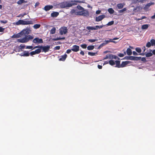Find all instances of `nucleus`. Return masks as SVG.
<instances>
[{
    "label": "nucleus",
    "instance_id": "1",
    "mask_svg": "<svg viewBox=\"0 0 155 155\" xmlns=\"http://www.w3.org/2000/svg\"><path fill=\"white\" fill-rule=\"evenodd\" d=\"M77 8L80 11L77 12L76 15L80 16H83L85 17H87L89 16V12L87 10L85 9L80 5H78Z\"/></svg>",
    "mask_w": 155,
    "mask_h": 155
},
{
    "label": "nucleus",
    "instance_id": "2",
    "mask_svg": "<svg viewBox=\"0 0 155 155\" xmlns=\"http://www.w3.org/2000/svg\"><path fill=\"white\" fill-rule=\"evenodd\" d=\"M33 37L31 35H26L25 37L21 39H18V41L20 43H26L29 41L30 40L32 39Z\"/></svg>",
    "mask_w": 155,
    "mask_h": 155
},
{
    "label": "nucleus",
    "instance_id": "3",
    "mask_svg": "<svg viewBox=\"0 0 155 155\" xmlns=\"http://www.w3.org/2000/svg\"><path fill=\"white\" fill-rule=\"evenodd\" d=\"M40 48L42 50V52H48L50 48V46L47 45L46 46H35L33 48L35 49L36 48Z\"/></svg>",
    "mask_w": 155,
    "mask_h": 155
},
{
    "label": "nucleus",
    "instance_id": "4",
    "mask_svg": "<svg viewBox=\"0 0 155 155\" xmlns=\"http://www.w3.org/2000/svg\"><path fill=\"white\" fill-rule=\"evenodd\" d=\"M33 42L36 44H41L43 43V41L42 38H39L37 37L35 38L33 40Z\"/></svg>",
    "mask_w": 155,
    "mask_h": 155
},
{
    "label": "nucleus",
    "instance_id": "5",
    "mask_svg": "<svg viewBox=\"0 0 155 155\" xmlns=\"http://www.w3.org/2000/svg\"><path fill=\"white\" fill-rule=\"evenodd\" d=\"M31 32V31L29 28H26L23 29L21 31V32L22 33L23 35H28Z\"/></svg>",
    "mask_w": 155,
    "mask_h": 155
},
{
    "label": "nucleus",
    "instance_id": "6",
    "mask_svg": "<svg viewBox=\"0 0 155 155\" xmlns=\"http://www.w3.org/2000/svg\"><path fill=\"white\" fill-rule=\"evenodd\" d=\"M68 29L66 27L61 28L60 29V33L61 35L66 34L67 32Z\"/></svg>",
    "mask_w": 155,
    "mask_h": 155
},
{
    "label": "nucleus",
    "instance_id": "7",
    "mask_svg": "<svg viewBox=\"0 0 155 155\" xmlns=\"http://www.w3.org/2000/svg\"><path fill=\"white\" fill-rule=\"evenodd\" d=\"M105 17V16L104 15H100L95 18V21L98 22L101 21Z\"/></svg>",
    "mask_w": 155,
    "mask_h": 155
},
{
    "label": "nucleus",
    "instance_id": "8",
    "mask_svg": "<svg viewBox=\"0 0 155 155\" xmlns=\"http://www.w3.org/2000/svg\"><path fill=\"white\" fill-rule=\"evenodd\" d=\"M71 50L74 52H77L79 50V47L78 45H74L72 46Z\"/></svg>",
    "mask_w": 155,
    "mask_h": 155
},
{
    "label": "nucleus",
    "instance_id": "9",
    "mask_svg": "<svg viewBox=\"0 0 155 155\" xmlns=\"http://www.w3.org/2000/svg\"><path fill=\"white\" fill-rule=\"evenodd\" d=\"M66 7H70L72 6H74L77 5V3H73L74 2H71H71H66Z\"/></svg>",
    "mask_w": 155,
    "mask_h": 155
},
{
    "label": "nucleus",
    "instance_id": "10",
    "mask_svg": "<svg viewBox=\"0 0 155 155\" xmlns=\"http://www.w3.org/2000/svg\"><path fill=\"white\" fill-rule=\"evenodd\" d=\"M130 63V62L129 61H123L120 64V68H123L125 67L126 65Z\"/></svg>",
    "mask_w": 155,
    "mask_h": 155
},
{
    "label": "nucleus",
    "instance_id": "11",
    "mask_svg": "<svg viewBox=\"0 0 155 155\" xmlns=\"http://www.w3.org/2000/svg\"><path fill=\"white\" fill-rule=\"evenodd\" d=\"M53 7V6L52 5H47L44 7V9L45 11H47L52 9Z\"/></svg>",
    "mask_w": 155,
    "mask_h": 155
},
{
    "label": "nucleus",
    "instance_id": "12",
    "mask_svg": "<svg viewBox=\"0 0 155 155\" xmlns=\"http://www.w3.org/2000/svg\"><path fill=\"white\" fill-rule=\"evenodd\" d=\"M33 23L32 21H24L23 20V25H28L30 24H33Z\"/></svg>",
    "mask_w": 155,
    "mask_h": 155
},
{
    "label": "nucleus",
    "instance_id": "13",
    "mask_svg": "<svg viewBox=\"0 0 155 155\" xmlns=\"http://www.w3.org/2000/svg\"><path fill=\"white\" fill-rule=\"evenodd\" d=\"M66 2H63L59 4L60 8H66Z\"/></svg>",
    "mask_w": 155,
    "mask_h": 155
},
{
    "label": "nucleus",
    "instance_id": "14",
    "mask_svg": "<svg viewBox=\"0 0 155 155\" xmlns=\"http://www.w3.org/2000/svg\"><path fill=\"white\" fill-rule=\"evenodd\" d=\"M109 58L111 59H117L118 60L120 59V58L118 57L117 56L111 54L109 55Z\"/></svg>",
    "mask_w": 155,
    "mask_h": 155
},
{
    "label": "nucleus",
    "instance_id": "15",
    "mask_svg": "<svg viewBox=\"0 0 155 155\" xmlns=\"http://www.w3.org/2000/svg\"><path fill=\"white\" fill-rule=\"evenodd\" d=\"M29 54H30L28 51H24L23 53H21V56L24 57H28L29 56Z\"/></svg>",
    "mask_w": 155,
    "mask_h": 155
},
{
    "label": "nucleus",
    "instance_id": "16",
    "mask_svg": "<svg viewBox=\"0 0 155 155\" xmlns=\"http://www.w3.org/2000/svg\"><path fill=\"white\" fill-rule=\"evenodd\" d=\"M59 15V13L58 12H53L51 14V16L52 17H56Z\"/></svg>",
    "mask_w": 155,
    "mask_h": 155
},
{
    "label": "nucleus",
    "instance_id": "17",
    "mask_svg": "<svg viewBox=\"0 0 155 155\" xmlns=\"http://www.w3.org/2000/svg\"><path fill=\"white\" fill-rule=\"evenodd\" d=\"M109 43L108 40H105L104 42L101 44L98 47V48H100L101 47L106 45Z\"/></svg>",
    "mask_w": 155,
    "mask_h": 155
},
{
    "label": "nucleus",
    "instance_id": "18",
    "mask_svg": "<svg viewBox=\"0 0 155 155\" xmlns=\"http://www.w3.org/2000/svg\"><path fill=\"white\" fill-rule=\"evenodd\" d=\"M67 56V55L66 54H65L64 55L61 56V57L59 59V61H64L66 59Z\"/></svg>",
    "mask_w": 155,
    "mask_h": 155
},
{
    "label": "nucleus",
    "instance_id": "19",
    "mask_svg": "<svg viewBox=\"0 0 155 155\" xmlns=\"http://www.w3.org/2000/svg\"><path fill=\"white\" fill-rule=\"evenodd\" d=\"M27 2V1H25V0H19L17 3L19 5H21L23 3H26Z\"/></svg>",
    "mask_w": 155,
    "mask_h": 155
},
{
    "label": "nucleus",
    "instance_id": "20",
    "mask_svg": "<svg viewBox=\"0 0 155 155\" xmlns=\"http://www.w3.org/2000/svg\"><path fill=\"white\" fill-rule=\"evenodd\" d=\"M15 24L17 25H23V20H19L18 21L16 22Z\"/></svg>",
    "mask_w": 155,
    "mask_h": 155
},
{
    "label": "nucleus",
    "instance_id": "21",
    "mask_svg": "<svg viewBox=\"0 0 155 155\" xmlns=\"http://www.w3.org/2000/svg\"><path fill=\"white\" fill-rule=\"evenodd\" d=\"M126 51L127 54L128 55H131L132 54V50L130 48H127Z\"/></svg>",
    "mask_w": 155,
    "mask_h": 155
},
{
    "label": "nucleus",
    "instance_id": "22",
    "mask_svg": "<svg viewBox=\"0 0 155 155\" xmlns=\"http://www.w3.org/2000/svg\"><path fill=\"white\" fill-rule=\"evenodd\" d=\"M115 62L116 65V67L119 68H120V61H116Z\"/></svg>",
    "mask_w": 155,
    "mask_h": 155
},
{
    "label": "nucleus",
    "instance_id": "23",
    "mask_svg": "<svg viewBox=\"0 0 155 155\" xmlns=\"http://www.w3.org/2000/svg\"><path fill=\"white\" fill-rule=\"evenodd\" d=\"M117 6L118 8L119 9H120L123 8L124 6V5L122 3H120L117 4Z\"/></svg>",
    "mask_w": 155,
    "mask_h": 155
},
{
    "label": "nucleus",
    "instance_id": "24",
    "mask_svg": "<svg viewBox=\"0 0 155 155\" xmlns=\"http://www.w3.org/2000/svg\"><path fill=\"white\" fill-rule=\"evenodd\" d=\"M108 11L109 13L110 14H113L114 13V10L112 8H110L108 9Z\"/></svg>",
    "mask_w": 155,
    "mask_h": 155
},
{
    "label": "nucleus",
    "instance_id": "25",
    "mask_svg": "<svg viewBox=\"0 0 155 155\" xmlns=\"http://www.w3.org/2000/svg\"><path fill=\"white\" fill-rule=\"evenodd\" d=\"M149 27V25L147 24H145L143 25L142 26L141 28L143 29H147Z\"/></svg>",
    "mask_w": 155,
    "mask_h": 155
},
{
    "label": "nucleus",
    "instance_id": "26",
    "mask_svg": "<svg viewBox=\"0 0 155 155\" xmlns=\"http://www.w3.org/2000/svg\"><path fill=\"white\" fill-rule=\"evenodd\" d=\"M56 28H53L50 31V33L51 34H54L55 33Z\"/></svg>",
    "mask_w": 155,
    "mask_h": 155
},
{
    "label": "nucleus",
    "instance_id": "27",
    "mask_svg": "<svg viewBox=\"0 0 155 155\" xmlns=\"http://www.w3.org/2000/svg\"><path fill=\"white\" fill-rule=\"evenodd\" d=\"M103 25H96L95 27H94V30H96L98 28H102L103 27Z\"/></svg>",
    "mask_w": 155,
    "mask_h": 155
},
{
    "label": "nucleus",
    "instance_id": "28",
    "mask_svg": "<svg viewBox=\"0 0 155 155\" xmlns=\"http://www.w3.org/2000/svg\"><path fill=\"white\" fill-rule=\"evenodd\" d=\"M94 48V45H89L87 47V49L88 50H93Z\"/></svg>",
    "mask_w": 155,
    "mask_h": 155
},
{
    "label": "nucleus",
    "instance_id": "29",
    "mask_svg": "<svg viewBox=\"0 0 155 155\" xmlns=\"http://www.w3.org/2000/svg\"><path fill=\"white\" fill-rule=\"evenodd\" d=\"M22 35H23L21 31L20 32L16 34V38H19L21 37Z\"/></svg>",
    "mask_w": 155,
    "mask_h": 155
},
{
    "label": "nucleus",
    "instance_id": "30",
    "mask_svg": "<svg viewBox=\"0 0 155 155\" xmlns=\"http://www.w3.org/2000/svg\"><path fill=\"white\" fill-rule=\"evenodd\" d=\"M150 42L152 46H155V40L154 39H152L150 41Z\"/></svg>",
    "mask_w": 155,
    "mask_h": 155
},
{
    "label": "nucleus",
    "instance_id": "31",
    "mask_svg": "<svg viewBox=\"0 0 155 155\" xmlns=\"http://www.w3.org/2000/svg\"><path fill=\"white\" fill-rule=\"evenodd\" d=\"M109 64L113 66L115 64V61L113 60H110L109 61Z\"/></svg>",
    "mask_w": 155,
    "mask_h": 155
},
{
    "label": "nucleus",
    "instance_id": "32",
    "mask_svg": "<svg viewBox=\"0 0 155 155\" xmlns=\"http://www.w3.org/2000/svg\"><path fill=\"white\" fill-rule=\"evenodd\" d=\"M41 26V25L40 24H35V25L33 27L34 28L36 29L39 28Z\"/></svg>",
    "mask_w": 155,
    "mask_h": 155
},
{
    "label": "nucleus",
    "instance_id": "33",
    "mask_svg": "<svg viewBox=\"0 0 155 155\" xmlns=\"http://www.w3.org/2000/svg\"><path fill=\"white\" fill-rule=\"evenodd\" d=\"M41 49L39 48L36 49L35 51L36 54H38L41 52Z\"/></svg>",
    "mask_w": 155,
    "mask_h": 155
},
{
    "label": "nucleus",
    "instance_id": "34",
    "mask_svg": "<svg viewBox=\"0 0 155 155\" xmlns=\"http://www.w3.org/2000/svg\"><path fill=\"white\" fill-rule=\"evenodd\" d=\"M76 12H76V10L74 9H72L70 12L71 14L72 15L74 14L75 15H76Z\"/></svg>",
    "mask_w": 155,
    "mask_h": 155
},
{
    "label": "nucleus",
    "instance_id": "35",
    "mask_svg": "<svg viewBox=\"0 0 155 155\" xmlns=\"http://www.w3.org/2000/svg\"><path fill=\"white\" fill-rule=\"evenodd\" d=\"M96 54H97V52L96 53H94L91 52H88V55L91 56H94Z\"/></svg>",
    "mask_w": 155,
    "mask_h": 155
},
{
    "label": "nucleus",
    "instance_id": "36",
    "mask_svg": "<svg viewBox=\"0 0 155 155\" xmlns=\"http://www.w3.org/2000/svg\"><path fill=\"white\" fill-rule=\"evenodd\" d=\"M127 59L131 60H134V56H129L127 57Z\"/></svg>",
    "mask_w": 155,
    "mask_h": 155
},
{
    "label": "nucleus",
    "instance_id": "37",
    "mask_svg": "<svg viewBox=\"0 0 155 155\" xmlns=\"http://www.w3.org/2000/svg\"><path fill=\"white\" fill-rule=\"evenodd\" d=\"M152 55H153V54L151 52L147 53H146V57H151V56H152Z\"/></svg>",
    "mask_w": 155,
    "mask_h": 155
},
{
    "label": "nucleus",
    "instance_id": "38",
    "mask_svg": "<svg viewBox=\"0 0 155 155\" xmlns=\"http://www.w3.org/2000/svg\"><path fill=\"white\" fill-rule=\"evenodd\" d=\"M135 50L136 51H137L138 53H140L141 51V49L139 47L136 48H135Z\"/></svg>",
    "mask_w": 155,
    "mask_h": 155
},
{
    "label": "nucleus",
    "instance_id": "39",
    "mask_svg": "<svg viewBox=\"0 0 155 155\" xmlns=\"http://www.w3.org/2000/svg\"><path fill=\"white\" fill-rule=\"evenodd\" d=\"M97 39H89L88 40V41L91 42H93L96 41H97Z\"/></svg>",
    "mask_w": 155,
    "mask_h": 155
},
{
    "label": "nucleus",
    "instance_id": "40",
    "mask_svg": "<svg viewBox=\"0 0 155 155\" xmlns=\"http://www.w3.org/2000/svg\"><path fill=\"white\" fill-rule=\"evenodd\" d=\"M86 28L88 30H93L94 29V27H92V26H87V27H86Z\"/></svg>",
    "mask_w": 155,
    "mask_h": 155
},
{
    "label": "nucleus",
    "instance_id": "41",
    "mask_svg": "<svg viewBox=\"0 0 155 155\" xmlns=\"http://www.w3.org/2000/svg\"><path fill=\"white\" fill-rule=\"evenodd\" d=\"M126 10H127V8H125L121 10H120L119 11V13H122L123 12H124L126 11Z\"/></svg>",
    "mask_w": 155,
    "mask_h": 155
},
{
    "label": "nucleus",
    "instance_id": "42",
    "mask_svg": "<svg viewBox=\"0 0 155 155\" xmlns=\"http://www.w3.org/2000/svg\"><path fill=\"white\" fill-rule=\"evenodd\" d=\"M25 45H23L22 44H21L19 47H18L19 49H24L25 47Z\"/></svg>",
    "mask_w": 155,
    "mask_h": 155
},
{
    "label": "nucleus",
    "instance_id": "43",
    "mask_svg": "<svg viewBox=\"0 0 155 155\" xmlns=\"http://www.w3.org/2000/svg\"><path fill=\"white\" fill-rule=\"evenodd\" d=\"M114 21H111L109 22L107 24V26H110L113 25L114 23Z\"/></svg>",
    "mask_w": 155,
    "mask_h": 155
},
{
    "label": "nucleus",
    "instance_id": "44",
    "mask_svg": "<svg viewBox=\"0 0 155 155\" xmlns=\"http://www.w3.org/2000/svg\"><path fill=\"white\" fill-rule=\"evenodd\" d=\"M71 2H78V3H83L84 2H82L81 1H76L75 0H72Z\"/></svg>",
    "mask_w": 155,
    "mask_h": 155
},
{
    "label": "nucleus",
    "instance_id": "45",
    "mask_svg": "<svg viewBox=\"0 0 155 155\" xmlns=\"http://www.w3.org/2000/svg\"><path fill=\"white\" fill-rule=\"evenodd\" d=\"M152 4H153V3H148L145 5V8H148Z\"/></svg>",
    "mask_w": 155,
    "mask_h": 155
},
{
    "label": "nucleus",
    "instance_id": "46",
    "mask_svg": "<svg viewBox=\"0 0 155 155\" xmlns=\"http://www.w3.org/2000/svg\"><path fill=\"white\" fill-rule=\"evenodd\" d=\"M81 46L82 48L85 49V48H86L87 47V45L86 44H84L81 45Z\"/></svg>",
    "mask_w": 155,
    "mask_h": 155
},
{
    "label": "nucleus",
    "instance_id": "47",
    "mask_svg": "<svg viewBox=\"0 0 155 155\" xmlns=\"http://www.w3.org/2000/svg\"><path fill=\"white\" fill-rule=\"evenodd\" d=\"M151 46H152L150 42H148L146 45V46L148 48L150 47Z\"/></svg>",
    "mask_w": 155,
    "mask_h": 155
},
{
    "label": "nucleus",
    "instance_id": "48",
    "mask_svg": "<svg viewBox=\"0 0 155 155\" xmlns=\"http://www.w3.org/2000/svg\"><path fill=\"white\" fill-rule=\"evenodd\" d=\"M141 59V57H134V60L138 61L140 60Z\"/></svg>",
    "mask_w": 155,
    "mask_h": 155
},
{
    "label": "nucleus",
    "instance_id": "49",
    "mask_svg": "<svg viewBox=\"0 0 155 155\" xmlns=\"http://www.w3.org/2000/svg\"><path fill=\"white\" fill-rule=\"evenodd\" d=\"M108 40L109 43L110 42H113L114 43H116V42L114 41H113V40L112 39H111L108 38Z\"/></svg>",
    "mask_w": 155,
    "mask_h": 155
},
{
    "label": "nucleus",
    "instance_id": "50",
    "mask_svg": "<svg viewBox=\"0 0 155 155\" xmlns=\"http://www.w3.org/2000/svg\"><path fill=\"white\" fill-rule=\"evenodd\" d=\"M140 59L141 60V61H142L144 62L147 61L146 59L144 57H143L142 58L141 57V59Z\"/></svg>",
    "mask_w": 155,
    "mask_h": 155
},
{
    "label": "nucleus",
    "instance_id": "51",
    "mask_svg": "<svg viewBox=\"0 0 155 155\" xmlns=\"http://www.w3.org/2000/svg\"><path fill=\"white\" fill-rule=\"evenodd\" d=\"M60 48V46H56L54 48L55 50H58Z\"/></svg>",
    "mask_w": 155,
    "mask_h": 155
},
{
    "label": "nucleus",
    "instance_id": "52",
    "mask_svg": "<svg viewBox=\"0 0 155 155\" xmlns=\"http://www.w3.org/2000/svg\"><path fill=\"white\" fill-rule=\"evenodd\" d=\"M0 22L2 23H3L4 24H6L8 22V21H7L6 20H1V21H0Z\"/></svg>",
    "mask_w": 155,
    "mask_h": 155
},
{
    "label": "nucleus",
    "instance_id": "53",
    "mask_svg": "<svg viewBox=\"0 0 155 155\" xmlns=\"http://www.w3.org/2000/svg\"><path fill=\"white\" fill-rule=\"evenodd\" d=\"M5 30V28H3L2 27L0 26V32L4 31Z\"/></svg>",
    "mask_w": 155,
    "mask_h": 155
},
{
    "label": "nucleus",
    "instance_id": "54",
    "mask_svg": "<svg viewBox=\"0 0 155 155\" xmlns=\"http://www.w3.org/2000/svg\"><path fill=\"white\" fill-rule=\"evenodd\" d=\"M26 49H33V47L32 46H27L26 47Z\"/></svg>",
    "mask_w": 155,
    "mask_h": 155
},
{
    "label": "nucleus",
    "instance_id": "55",
    "mask_svg": "<svg viewBox=\"0 0 155 155\" xmlns=\"http://www.w3.org/2000/svg\"><path fill=\"white\" fill-rule=\"evenodd\" d=\"M30 55L31 56L35 55L36 54L35 51H31L30 52Z\"/></svg>",
    "mask_w": 155,
    "mask_h": 155
},
{
    "label": "nucleus",
    "instance_id": "56",
    "mask_svg": "<svg viewBox=\"0 0 155 155\" xmlns=\"http://www.w3.org/2000/svg\"><path fill=\"white\" fill-rule=\"evenodd\" d=\"M71 49H68L67 50L66 53L67 54H69L71 52Z\"/></svg>",
    "mask_w": 155,
    "mask_h": 155
},
{
    "label": "nucleus",
    "instance_id": "57",
    "mask_svg": "<svg viewBox=\"0 0 155 155\" xmlns=\"http://www.w3.org/2000/svg\"><path fill=\"white\" fill-rule=\"evenodd\" d=\"M118 56L120 57H122L124 56V55L122 53H120L118 55Z\"/></svg>",
    "mask_w": 155,
    "mask_h": 155
},
{
    "label": "nucleus",
    "instance_id": "58",
    "mask_svg": "<svg viewBox=\"0 0 155 155\" xmlns=\"http://www.w3.org/2000/svg\"><path fill=\"white\" fill-rule=\"evenodd\" d=\"M101 11L100 10H97L96 12V13L97 14H99L101 13Z\"/></svg>",
    "mask_w": 155,
    "mask_h": 155
},
{
    "label": "nucleus",
    "instance_id": "59",
    "mask_svg": "<svg viewBox=\"0 0 155 155\" xmlns=\"http://www.w3.org/2000/svg\"><path fill=\"white\" fill-rule=\"evenodd\" d=\"M65 39L64 38H57L55 39V40H61V39Z\"/></svg>",
    "mask_w": 155,
    "mask_h": 155
},
{
    "label": "nucleus",
    "instance_id": "60",
    "mask_svg": "<svg viewBox=\"0 0 155 155\" xmlns=\"http://www.w3.org/2000/svg\"><path fill=\"white\" fill-rule=\"evenodd\" d=\"M133 54L134 55H137L138 54L135 51H133Z\"/></svg>",
    "mask_w": 155,
    "mask_h": 155
},
{
    "label": "nucleus",
    "instance_id": "61",
    "mask_svg": "<svg viewBox=\"0 0 155 155\" xmlns=\"http://www.w3.org/2000/svg\"><path fill=\"white\" fill-rule=\"evenodd\" d=\"M80 54H81V55H82L83 56H84V52L83 51H81L80 52Z\"/></svg>",
    "mask_w": 155,
    "mask_h": 155
},
{
    "label": "nucleus",
    "instance_id": "62",
    "mask_svg": "<svg viewBox=\"0 0 155 155\" xmlns=\"http://www.w3.org/2000/svg\"><path fill=\"white\" fill-rule=\"evenodd\" d=\"M97 67L99 69H101L102 68V66L101 65H98L97 66Z\"/></svg>",
    "mask_w": 155,
    "mask_h": 155
},
{
    "label": "nucleus",
    "instance_id": "63",
    "mask_svg": "<svg viewBox=\"0 0 155 155\" xmlns=\"http://www.w3.org/2000/svg\"><path fill=\"white\" fill-rule=\"evenodd\" d=\"M108 58H109V56H108L107 55L103 59L104 60H105V59H108Z\"/></svg>",
    "mask_w": 155,
    "mask_h": 155
},
{
    "label": "nucleus",
    "instance_id": "64",
    "mask_svg": "<svg viewBox=\"0 0 155 155\" xmlns=\"http://www.w3.org/2000/svg\"><path fill=\"white\" fill-rule=\"evenodd\" d=\"M151 18L152 19H155V14L154 15H153L151 17Z\"/></svg>",
    "mask_w": 155,
    "mask_h": 155
}]
</instances>
